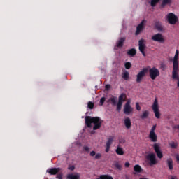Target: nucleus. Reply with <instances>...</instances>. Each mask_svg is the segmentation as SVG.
<instances>
[{
	"instance_id": "f257e3e1",
	"label": "nucleus",
	"mask_w": 179,
	"mask_h": 179,
	"mask_svg": "<svg viewBox=\"0 0 179 179\" xmlns=\"http://www.w3.org/2000/svg\"><path fill=\"white\" fill-rule=\"evenodd\" d=\"M103 121L99 117L85 116V125L87 128H92V124H94L93 130L100 129Z\"/></svg>"
},
{
	"instance_id": "f03ea898",
	"label": "nucleus",
	"mask_w": 179,
	"mask_h": 179,
	"mask_svg": "<svg viewBox=\"0 0 179 179\" xmlns=\"http://www.w3.org/2000/svg\"><path fill=\"white\" fill-rule=\"evenodd\" d=\"M178 55H179V51L177 50L176 51L175 56L173 59V76L177 75V71H178V69H179Z\"/></svg>"
},
{
	"instance_id": "7ed1b4c3",
	"label": "nucleus",
	"mask_w": 179,
	"mask_h": 179,
	"mask_svg": "<svg viewBox=\"0 0 179 179\" xmlns=\"http://www.w3.org/2000/svg\"><path fill=\"white\" fill-rule=\"evenodd\" d=\"M166 20L169 24H177L178 23V16L173 13H169L166 15Z\"/></svg>"
},
{
	"instance_id": "20e7f679",
	"label": "nucleus",
	"mask_w": 179,
	"mask_h": 179,
	"mask_svg": "<svg viewBox=\"0 0 179 179\" xmlns=\"http://www.w3.org/2000/svg\"><path fill=\"white\" fill-rule=\"evenodd\" d=\"M152 109L154 112L155 117L157 119L160 118V112L159 111V101L157 100V97H155L154 100Z\"/></svg>"
},
{
	"instance_id": "39448f33",
	"label": "nucleus",
	"mask_w": 179,
	"mask_h": 179,
	"mask_svg": "<svg viewBox=\"0 0 179 179\" xmlns=\"http://www.w3.org/2000/svg\"><path fill=\"white\" fill-rule=\"evenodd\" d=\"M149 72V76L152 80H155L157 76H160V71L157 69L156 67L150 68L148 70Z\"/></svg>"
},
{
	"instance_id": "423d86ee",
	"label": "nucleus",
	"mask_w": 179,
	"mask_h": 179,
	"mask_svg": "<svg viewBox=\"0 0 179 179\" xmlns=\"http://www.w3.org/2000/svg\"><path fill=\"white\" fill-rule=\"evenodd\" d=\"M148 68H143L142 71H139L136 75V82L137 83H141L142 80H143V78L146 76V73H148Z\"/></svg>"
},
{
	"instance_id": "0eeeda50",
	"label": "nucleus",
	"mask_w": 179,
	"mask_h": 179,
	"mask_svg": "<svg viewBox=\"0 0 179 179\" xmlns=\"http://www.w3.org/2000/svg\"><path fill=\"white\" fill-rule=\"evenodd\" d=\"M151 40H152V41H155L157 43H160L161 44H163V43H164L166 41L164 36H163V34H162L160 33L154 34L151 37Z\"/></svg>"
},
{
	"instance_id": "6e6552de",
	"label": "nucleus",
	"mask_w": 179,
	"mask_h": 179,
	"mask_svg": "<svg viewBox=\"0 0 179 179\" xmlns=\"http://www.w3.org/2000/svg\"><path fill=\"white\" fill-rule=\"evenodd\" d=\"M156 131V124L153 125L150 131L149 138L151 142H157V135L155 132Z\"/></svg>"
},
{
	"instance_id": "1a4fd4ad",
	"label": "nucleus",
	"mask_w": 179,
	"mask_h": 179,
	"mask_svg": "<svg viewBox=\"0 0 179 179\" xmlns=\"http://www.w3.org/2000/svg\"><path fill=\"white\" fill-rule=\"evenodd\" d=\"M146 48V44H145V39H141L138 41V50L141 52L143 57H146V53L145 52V49Z\"/></svg>"
},
{
	"instance_id": "9d476101",
	"label": "nucleus",
	"mask_w": 179,
	"mask_h": 179,
	"mask_svg": "<svg viewBox=\"0 0 179 179\" xmlns=\"http://www.w3.org/2000/svg\"><path fill=\"white\" fill-rule=\"evenodd\" d=\"M133 111L134 108L131 107V101H127L124 108V114H126V115H129Z\"/></svg>"
},
{
	"instance_id": "9b49d317",
	"label": "nucleus",
	"mask_w": 179,
	"mask_h": 179,
	"mask_svg": "<svg viewBox=\"0 0 179 179\" xmlns=\"http://www.w3.org/2000/svg\"><path fill=\"white\" fill-rule=\"evenodd\" d=\"M154 23H155V27L156 30H157V31H159V33H163V31H164V27H163V24H162L160 21L155 20L154 21Z\"/></svg>"
},
{
	"instance_id": "f8f14e48",
	"label": "nucleus",
	"mask_w": 179,
	"mask_h": 179,
	"mask_svg": "<svg viewBox=\"0 0 179 179\" xmlns=\"http://www.w3.org/2000/svg\"><path fill=\"white\" fill-rule=\"evenodd\" d=\"M153 149L157 156V157H163V152H162V149L160 146L157 143H155L153 145Z\"/></svg>"
},
{
	"instance_id": "ddd939ff",
	"label": "nucleus",
	"mask_w": 179,
	"mask_h": 179,
	"mask_svg": "<svg viewBox=\"0 0 179 179\" xmlns=\"http://www.w3.org/2000/svg\"><path fill=\"white\" fill-rule=\"evenodd\" d=\"M113 142H114V136H109L106 142V153H108V152H110V148H111V145H113Z\"/></svg>"
},
{
	"instance_id": "4468645a",
	"label": "nucleus",
	"mask_w": 179,
	"mask_h": 179,
	"mask_svg": "<svg viewBox=\"0 0 179 179\" xmlns=\"http://www.w3.org/2000/svg\"><path fill=\"white\" fill-rule=\"evenodd\" d=\"M143 26H145V20H143L136 27V36H139L141 33H142V30H143Z\"/></svg>"
},
{
	"instance_id": "2eb2a0df",
	"label": "nucleus",
	"mask_w": 179,
	"mask_h": 179,
	"mask_svg": "<svg viewBox=\"0 0 179 179\" xmlns=\"http://www.w3.org/2000/svg\"><path fill=\"white\" fill-rule=\"evenodd\" d=\"M46 171L50 173V176H55V174H58V173L61 171V168H50Z\"/></svg>"
},
{
	"instance_id": "dca6fc26",
	"label": "nucleus",
	"mask_w": 179,
	"mask_h": 179,
	"mask_svg": "<svg viewBox=\"0 0 179 179\" xmlns=\"http://www.w3.org/2000/svg\"><path fill=\"white\" fill-rule=\"evenodd\" d=\"M126 38L124 37L120 38L116 43V47L117 48H121L124 47V43H125Z\"/></svg>"
},
{
	"instance_id": "f3484780",
	"label": "nucleus",
	"mask_w": 179,
	"mask_h": 179,
	"mask_svg": "<svg viewBox=\"0 0 179 179\" xmlns=\"http://www.w3.org/2000/svg\"><path fill=\"white\" fill-rule=\"evenodd\" d=\"M171 3H173V0H162L160 8L163 9L166 8L167 5H171Z\"/></svg>"
},
{
	"instance_id": "a211bd4d",
	"label": "nucleus",
	"mask_w": 179,
	"mask_h": 179,
	"mask_svg": "<svg viewBox=\"0 0 179 179\" xmlns=\"http://www.w3.org/2000/svg\"><path fill=\"white\" fill-rule=\"evenodd\" d=\"M124 126L127 129H129L132 127V122H131V118L126 117L124 120Z\"/></svg>"
},
{
	"instance_id": "6ab92c4d",
	"label": "nucleus",
	"mask_w": 179,
	"mask_h": 179,
	"mask_svg": "<svg viewBox=\"0 0 179 179\" xmlns=\"http://www.w3.org/2000/svg\"><path fill=\"white\" fill-rule=\"evenodd\" d=\"M127 54L130 57H135V55H136V50L135 48H131L127 52Z\"/></svg>"
},
{
	"instance_id": "aec40b11",
	"label": "nucleus",
	"mask_w": 179,
	"mask_h": 179,
	"mask_svg": "<svg viewBox=\"0 0 179 179\" xmlns=\"http://www.w3.org/2000/svg\"><path fill=\"white\" fill-rule=\"evenodd\" d=\"M134 171H135V173H142V171H143V169H142L141 166H140L139 164H136L134 166Z\"/></svg>"
},
{
	"instance_id": "412c9836",
	"label": "nucleus",
	"mask_w": 179,
	"mask_h": 179,
	"mask_svg": "<svg viewBox=\"0 0 179 179\" xmlns=\"http://www.w3.org/2000/svg\"><path fill=\"white\" fill-rule=\"evenodd\" d=\"M174 69L172 71V79H175L178 80L177 86L179 87V76H178V70L176 71V75H173Z\"/></svg>"
},
{
	"instance_id": "4be33fe9",
	"label": "nucleus",
	"mask_w": 179,
	"mask_h": 179,
	"mask_svg": "<svg viewBox=\"0 0 179 179\" xmlns=\"http://www.w3.org/2000/svg\"><path fill=\"white\" fill-rule=\"evenodd\" d=\"M149 117V110H145L142 113V115L140 116L141 120H146Z\"/></svg>"
},
{
	"instance_id": "5701e85b",
	"label": "nucleus",
	"mask_w": 179,
	"mask_h": 179,
	"mask_svg": "<svg viewBox=\"0 0 179 179\" xmlns=\"http://www.w3.org/2000/svg\"><path fill=\"white\" fill-rule=\"evenodd\" d=\"M125 99H127V95L124 93L121 94L119 96L118 103H124Z\"/></svg>"
},
{
	"instance_id": "b1692460",
	"label": "nucleus",
	"mask_w": 179,
	"mask_h": 179,
	"mask_svg": "<svg viewBox=\"0 0 179 179\" xmlns=\"http://www.w3.org/2000/svg\"><path fill=\"white\" fill-rule=\"evenodd\" d=\"M122 78L124 80H128L129 79V72L128 71L123 72V73L122 74Z\"/></svg>"
},
{
	"instance_id": "393cba45",
	"label": "nucleus",
	"mask_w": 179,
	"mask_h": 179,
	"mask_svg": "<svg viewBox=\"0 0 179 179\" xmlns=\"http://www.w3.org/2000/svg\"><path fill=\"white\" fill-rule=\"evenodd\" d=\"M80 176L79 174L73 175L70 173L67 176V179H79Z\"/></svg>"
},
{
	"instance_id": "a878e982",
	"label": "nucleus",
	"mask_w": 179,
	"mask_h": 179,
	"mask_svg": "<svg viewBox=\"0 0 179 179\" xmlns=\"http://www.w3.org/2000/svg\"><path fill=\"white\" fill-rule=\"evenodd\" d=\"M114 166L117 170H119L120 171L122 170V165L120 164V162H115Z\"/></svg>"
},
{
	"instance_id": "bb28decb",
	"label": "nucleus",
	"mask_w": 179,
	"mask_h": 179,
	"mask_svg": "<svg viewBox=\"0 0 179 179\" xmlns=\"http://www.w3.org/2000/svg\"><path fill=\"white\" fill-rule=\"evenodd\" d=\"M148 159L150 161V164L151 165H155L157 163V160H156V157H148Z\"/></svg>"
},
{
	"instance_id": "cd10ccee",
	"label": "nucleus",
	"mask_w": 179,
	"mask_h": 179,
	"mask_svg": "<svg viewBox=\"0 0 179 179\" xmlns=\"http://www.w3.org/2000/svg\"><path fill=\"white\" fill-rule=\"evenodd\" d=\"M167 165L169 170H173V169H174V167L173 166V160H171V159L167 160Z\"/></svg>"
},
{
	"instance_id": "c85d7f7f",
	"label": "nucleus",
	"mask_w": 179,
	"mask_h": 179,
	"mask_svg": "<svg viewBox=\"0 0 179 179\" xmlns=\"http://www.w3.org/2000/svg\"><path fill=\"white\" fill-rule=\"evenodd\" d=\"M159 2H160V0H151L150 6L152 8H155V6H156V5H157V3H159Z\"/></svg>"
},
{
	"instance_id": "c756f323",
	"label": "nucleus",
	"mask_w": 179,
	"mask_h": 179,
	"mask_svg": "<svg viewBox=\"0 0 179 179\" xmlns=\"http://www.w3.org/2000/svg\"><path fill=\"white\" fill-rule=\"evenodd\" d=\"M169 145L171 146V148L172 149H177V146H178V143H177L174 141H172L169 143Z\"/></svg>"
},
{
	"instance_id": "7c9ffc66",
	"label": "nucleus",
	"mask_w": 179,
	"mask_h": 179,
	"mask_svg": "<svg viewBox=\"0 0 179 179\" xmlns=\"http://www.w3.org/2000/svg\"><path fill=\"white\" fill-rule=\"evenodd\" d=\"M116 153L117 155H124V150L120 147H117V148L116 149Z\"/></svg>"
},
{
	"instance_id": "2f4dec72",
	"label": "nucleus",
	"mask_w": 179,
	"mask_h": 179,
	"mask_svg": "<svg viewBox=\"0 0 179 179\" xmlns=\"http://www.w3.org/2000/svg\"><path fill=\"white\" fill-rule=\"evenodd\" d=\"M122 108V103L117 102L116 110L120 113L121 111V109Z\"/></svg>"
},
{
	"instance_id": "473e14b6",
	"label": "nucleus",
	"mask_w": 179,
	"mask_h": 179,
	"mask_svg": "<svg viewBox=\"0 0 179 179\" xmlns=\"http://www.w3.org/2000/svg\"><path fill=\"white\" fill-rule=\"evenodd\" d=\"M109 101L111 102L113 106H117V99H115L114 97L110 98Z\"/></svg>"
},
{
	"instance_id": "72a5a7b5",
	"label": "nucleus",
	"mask_w": 179,
	"mask_h": 179,
	"mask_svg": "<svg viewBox=\"0 0 179 179\" xmlns=\"http://www.w3.org/2000/svg\"><path fill=\"white\" fill-rule=\"evenodd\" d=\"M160 69H162V71H166V69H167V66L164 62H161Z\"/></svg>"
},
{
	"instance_id": "f704fd0d",
	"label": "nucleus",
	"mask_w": 179,
	"mask_h": 179,
	"mask_svg": "<svg viewBox=\"0 0 179 179\" xmlns=\"http://www.w3.org/2000/svg\"><path fill=\"white\" fill-rule=\"evenodd\" d=\"M87 107L88 108H90V110H93V108H94V103L92 101H89L87 104Z\"/></svg>"
},
{
	"instance_id": "c9c22d12",
	"label": "nucleus",
	"mask_w": 179,
	"mask_h": 179,
	"mask_svg": "<svg viewBox=\"0 0 179 179\" xmlns=\"http://www.w3.org/2000/svg\"><path fill=\"white\" fill-rule=\"evenodd\" d=\"M131 66H132V64H131V62H127L124 64V67L126 68V69H131Z\"/></svg>"
},
{
	"instance_id": "e433bc0d",
	"label": "nucleus",
	"mask_w": 179,
	"mask_h": 179,
	"mask_svg": "<svg viewBox=\"0 0 179 179\" xmlns=\"http://www.w3.org/2000/svg\"><path fill=\"white\" fill-rule=\"evenodd\" d=\"M104 101H106V97H102L100 99V106H103Z\"/></svg>"
},
{
	"instance_id": "4c0bfd02",
	"label": "nucleus",
	"mask_w": 179,
	"mask_h": 179,
	"mask_svg": "<svg viewBox=\"0 0 179 179\" xmlns=\"http://www.w3.org/2000/svg\"><path fill=\"white\" fill-rule=\"evenodd\" d=\"M136 108L137 111H141V106H139V103H136Z\"/></svg>"
},
{
	"instance_id": "58836bf2",
	"label": "nucleus",
	"mask_w": 179,
	"mask_h": 179,
	"mask_svg": "<svg viewBox=\"0 0 179 179\" xmlns=\"http://www.w3.org/2000/svg\"><path fill=\"white\" fill-rule=\"evenodd\" d=\"M83 150H85V152H90V148L88 146H84L83 147Z\"/></svg>"
},
{
	"instance_id": "ea45409f",
	"label": "nucleus",
	"mask_w": 179,
	"mask_h": 179,
	"mask_svg": "<svg viewBox=\"0 0 179 179\" xmlns=\"http://www.w3.org/2000/svg\"><path fill=\"white\" fill-rule=\"evenodd\" d=\"M104 179H114L113 176H110L109 175H103Z\"/></svg>"
},
{
	"instance_id": "a19ab883",
	"label": "nucleus",
	"mask_w": 179,
	"mask_h": 179,
	"mask_svg": "<svg viewBox=\"0 0 179 179\" xmlns=\"http://www.w3.org/2000/svg\"><path fill=\"white\" fill-rule=\"evenodd\" d=\"M68 169H69V170L73 171V170H75V166H73V165L69 166Z\"/></svg>"
},
{
	"instance_id": "79ce46f5",
	"label": "nucleus",
	"mask_w": 179,
	"mask_h": 179,
	"mask_svg": "<svg viewBox=\"0 0 179 179\" xmlns=\"http://www.w3.org/2000/svg\"><path fill=\"white\" fill-rule=\"evenodd\" d=\"M110 88H111V85H110V84L106 85L105 89H106V90H108L110 89Z\"/></svg>"
},
{
	"instance_id": "37998d69",
	"label": "nucleus",
	"mask_w": 179,
	"mask_h": 179,
	"mask_svg": "<svg viewBox=\"0 0 179 179\" xmlns=\"http://www.w3.org/2000/svg\"><path fill=\"white\" fill-rule=\"evenodd\" d=\"M168 179H178V178H177V176H174L173 175H171V176H169Z\"/></svg>"
},
{
	"instance_id": "c03bdc74",
	"label": "nucleus",
	"mask_w": 179,
	"mask_h": 179,
	"mask_svg": "<svg viewBox=\"0 0 179 179\" xmlns=\"http://www.w3.org/2000/svg\"><path fill=\"white\" fill-rule=\"evenodd\" d=\"M147 157H156V155L155 153H152L148 155Z\"/></svg>"
},
{
	"instance_id": "a18cd8bd",
	"label": "nucleus",
	"mask_w": 179,
	"mask_h": 179,
	"mask_svg": "<svg viewBox=\"0 0 179 179\" xmlns=\"http://www.w3.org/2000/svg\"><path fill=\"white\" fill-rule=\"evenodd\" d=\"M57 178L62 179V173H58L57 176Z\"/></svg>"
},
{
	"instance_id": "49530a36",
	"label": "nucleus",
	"mask_w": 179,
	"mask_h": 179,
	"mask_svg": "<svg viewBox=\"0 0 179 179\" xmlns=\"http://www.w3.org/2000/svg\"><path fill=\"white\" fill-rule=\"evenodd\" d=\"M90 156H92V157H93L94 156H96V152L92 151V152H90Z\"/></svg>"
},
{
	"instance_id": "de8ad7c7",
	"label": "nucleus",
	"mask_w": 179,
	"mask_h": 179,
	"mask_svg": "<svg viewBox=\"0 0 179 179\" xmlns=\"http://www.w3.org/2000/svg\"><path fill=\"white\" fill-rule=\"evenodd\" d=\"M124 166H125V167H127V168L129 167V166H130L129 162H126V163L124 164Z\"/></svg>"
},
{
	"instance_id": "09e8293b",
	"label": "nucleus",
	"mask_w": 179,
	"mask_h": 179,
	"mask_svg": "<svg viewBox=\"0 0 179 179\" xmlns=\"http://www.w3.org/2000/svg\"><path fill=\"white\" fill-rule=\"evenodd\" d=\"M95 157H101V153H97V154L95 155Z\"/></svg>"
},
{
	"instance_id": "8fccbe9b",
	"label": "nucleus",
	"mask_w": 179,
	"mask_h": 179,
	"mask_svg": "<svg viewBox=\"0 0 179 179\" xmlns=\"http://www.w3.org/2000/svg\"><path fill=\"white\" fill-rule=\"evenodd\" d=\"M175 129H179V124L174 126Z\"/></svg>"
},
{
	"instance_id": "3c124183",
	"label": "nucleus",
	"mask_w": 179,
	"mask_h": 179,
	"mask_svg": "<svg viewBox=\"0 0 179 179\" xmlns=\"http://www.w3.org/2000/svg\"><path fill=\"white\" fill-rule=\"evenodd\" d=\"M176 162H177V163H179V157L176 158Z\"/></svg>"
},
{
	"instance_id": "603ef678",
	"label": "nucleus",
	"mask_w": 179,
	"mask_h": 179,
	"mask_svg": "<svg viewBox=\"0 0 179 179\" xmlns=\"http://www.w3.org/2000/svg\"><path fill=\"white\" fill-rule=\"evenodd\" d=\"M176 157H179V155H176Z\"/></svg>"
}]
</instances>
